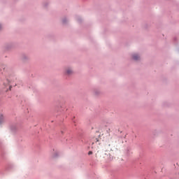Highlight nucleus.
Instances as JSON below:
<instances>
[{"label": "nucleus", "mask_w": 179, "mask_h": 179, "mask_svg": "<svg viewBox=\"0 0 179 179\" xmlns=\"http://www.w3.org/2000/svg\"><path fill=\"white\" fill-rule=\"evenodd\" d=\"M73 73V71L71 69H67L66 70V75H72Z\"/></svg>", "instance_id": "f257e3e1"}, {"label": "nucleus", "mask_w": 179, "mask_h": 179, "mask_svg": "<svg viewBox=\"0 0 179 179\" xmlns=\"http://www.w3.org/2000/svg\"><path fill=\"white\" fill-rule=\"evenodd\" d=\"M133 59H134L135 61H138V59H139V55H133Z\"/></svg>", "instance_id": "f03ea898"}, {"label": "nucleus", "mask_w": 179, "mask_h": 179, "mask_svg": "<svg viewBox=\"0 0 179 179\" xmlns=\"http://www.w3.org/2000/svg\"><path fill=\"white\" fill-rule=\"evenodd\" d=\"M3 115H0V125L2 124V122H3Z\"/></svg>", "instance_id": "7ed1b4c3"}, {"label": "nucleus", "mask_w": 179, "mask_h": 179, "mask_svg": "<svg viewBox=\"0 0 179 179\" xmlns=\"http://www.w3.org/2000/svg\"><path fill=\"white\" fill-rule=\"evenodd\" d=\"M88 155H93V152L90 151V152H88Z\"/></svg>", "instance_id": "20e7f679"}, {"label": "nucleus", "mask_w": 179, "mask_h": 179, "mask_svg": "<svg viewBox=\"0 0 179 179\" xmlns=\"http://www.w3.org/2000/svg\"><path fill=\"white\" fill-rule=\"evenodd\" d=\"M0 29H1V25H0Z\"/></svg>", "instance_id": "39448f33"}]
</instances>
